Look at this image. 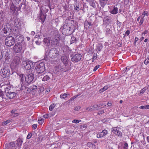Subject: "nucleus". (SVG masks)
Here are the masks:
<instances>
[{
    "mask_svg": "<svg viewBox=\"0 0 149 149\" xmlns=\"http://www.w3.org/2000/svg\"><path fill=\"white\" fill-rule=\"evenodd\" d=\"M5 42L6 45L10 47L13 45L15 42L14 37L10 36L7 37L5 39Z\"/></svg>",
    "mask_w": 149,
    "mask_h": 149,
    "instance_id": "obj_7",
    "label": "nucleus"
},
{
    "mask_svg": "<svg viewBox=\"0 0 149 149\" xmlns=\"http://www.w3.org/2000/svg\"><path fill=\"white\" fill-rule=\"evenodd\" d=\"M11 121L9 120H8L5 121H4L2 123V124L3 125H6L8 123H9L10 122H11Z\"/></svg>",
    "mask_w": 149,
    "mask_h": 149,
    "instance_id": "obj_35",
    "label": "nucleus"
},
{
    "mask_svg": "<svg viewBox=\"0 0 149 149\" xmlns=\"http://www.w3.org/2000/svg\"><path fill=\"white\" fill-rule=\"evenodd\" d=\"M102 46L101 44H100L97 47V49L99 51H100L102 48Z\"/></svg>",
    "mask_w": 149,
    "mask_h": 149,
    "instance_id": "obj_32",
    "label": "nucleus"
},
{
    "mask_svg": "<svg viewBox=\"0 0 149 149\" xmlns=\"http://www.w3.org/2000/svg\"><path fill=\"white\" fill-rule=\"evenodd\" d=\"M146 90V89L145 88H143L141 89L140 91V93H143Z\"/></svg>",
    "mask_w": 149,
    "mask_h": 149,
    "instance_id": "obj_48",
    "label": "nucleus"
},
{
    "mask_svg": "<svg viewBox=\"0 0 149 149\" xmlns=\"http://www.w3.org/2000/svg\"><path fill=\"white\" fill-rule=\"evenodd\" d=\"M87 25H88L89 26H91V22L88 21H86L85 23V26H87Z\"/></svg>",
    "mask_w": 149,
    "mask_h": 149,
    "instance_id": "obj_40",
    "label": "nucleus"
},
{
    "mask_svg": "<svg viewBox=\"0 0 149 149\" xmlns=\"http://www.w3.org/2000/svg\"><path fill=\"white\" fill-rule=\"evenodd\" d=\"M19 78L20 79V81L21 82H23L24 81L23 74H20L19 75Z\"/></svg>",
    "mask_w": 149,
    "mask_h": 149,
    "instance_id": "obj_33",
    "label": "nucleus"
},
{
    "mask_svg": "<svg viewBox=\"0 0 149 149\" xmlns=\"http://www.w3.org/2000/svg\"><path fill=\"white\" fill-rule=\"evenodd\" d=\"M50 42L52 45H56L58 43V38H55L50 41Z\"/></svg>",
    "mask_w": 149,
    "mask_h": 149,
    "instance_id": "obj_19",
    "label": "nucleus"
},
{
    "mask_svg": "<svg viewBox=\"0 0 149 149\" xmlns=\"http://www.w3.org/2000/svg\"><path fill=\"white\" fill-rule=\"evenodd\" d=\"M106 1H102H102L101 0H100V5L103 8L105 5V4H106Z\"/></svg>",
    "mask_w": 149,
    "mask_h": 149,
    "instance_id": "obj_28",
    "label": "nucleus"
},
{
    "mask_svg": "<svg viewBox=\"0 0 149 149\" xmlns=\"http://www.w3.org/2000/svg\"><path fill=\"white\" fill-rule=\"evenodd\" d=\"M77 97V96H74L71 98L69 100V102H70V101H72L74 100L76 97Z\"/></svg>",
    "mask_w": 149,
    "mask_h": 149,
    "instance_id": "obj_56",
    "label": "nucleus"
},
{
    "mask_svg": "<svg viewBox=\"0 0 149 149\" xmlns=\"http://www.w3.org/2000/svg\"><path fill=\"white\" fill-rule=\"evenodd\" d=\"M149 63V57L147 58L144 61V63L146 65L148 64Z\"/></svg>",
    "mask_w": 149,
    "mask_h": 149,
    "instance_id": "obj_41",
    "label": "nucleus"
},
{
    "mask_svg": "<svg viewBox=\"0 0 149 149\" xmlns=\"http://www.w3.org/2000/svg\"><path fill=\"white\" fill-rule=\"evenodd\" d=\"M60 97L61 99H64L66 98V97H65V95H64V94H62L60 95Z\"/></svg>",
    "mask_w": 149,
    "mask_h": 149,
    "instance_id": "obj_44",
    "label": "nucleus"
},
{
    "mask_svg": "<svg viewBox=\"0 0 149 149\" xmlns=\"http://www.w3.org/2000/svg\"><path fill=\"white\" fill-rule=\"evenodd\" d=\"M61 59L63 64L65 66H67L68 63V57L65 55H63L61 57Z\"/></svg>",
    "mask_w": 149,
    "mask_h": 149,
    "instance_id": "obj_17",
    "label": "nucleus"
},
{
    "mask_svg": "<svg viewBox=\"0 0 149 149\" xmlns=\"http://www.w3.org/2000/svg\"><path fill=\"white\" fill-rule=\"evenodd\" d=\"M8 0H4V3H5V6L8 5Z\"/></svg>",
    "mask_w": 149,
    "mask_h": 149,
    "instance_id": "obj_61",
    "label": "nucleus"
},
{
    "mask_svg": "<svg viewBox=\"0 0 149 149\" xmlns=\"http://www.w3.org/2000/svg\"><path fill=\"white\" fill-rule=\"evenodd\" d=\"M100 107H101V108H103L105 107L106 106V104L104 103H101L100 104Z\"/></svg>",
    "mask_w": 149,
    "mask_h": 149,
    "instance_id": "obj_49",
    "label": "nucleus"
},
{
    "mask_svg": "<svg viewBox=\"0 0 149 149\" xmlns=\"http://www.w3.org/2000/svg\"><path fill=\"white\" fill-rule=\"evenodd\" d=\"M3 95V92L0 89V96L2 97Z\"/></svg>",
    "mask_w": 149,
    "mask_h": 149,
    "instance_id": "obj_60",
    "label": "nucleus"
},
{
    "mask_svg": "<svg viewBox=\"0 0 149 149\" xmlns=\"http://www.w3.org/2000/svg\"><path fill=\"white\" fill-rule=\"evenodd\" d=\"M11 29H10V26L9 25L8 26L6 25L4 28L3 29L2 31L5 34H10V33L11 32Z\"/></svg>",
    "mask_w": 149,
    "mask_h": 149,
    "instance_id": "obj_14",
    "label": "nucleus"
},
{
    "mask_svg": "<svg viewBox=\"0 0 149 149\" xmlns=\"http://www.w3.org/2000/svg\"><path fill=\"white\" fill-rule=\"evenodd\" d=\"M3 57L1 49H0V60H1Z\"/></svg>",
    "mask_w": 149,
    "mask_h": 149,
    "instance_id": "obj_62",
    "label": "nucleus"
},
{
    "mask_svg": "<svg viewBox=\"0 0 149 149\" xmlns=\"http://www.w3.org/2000/svg\"><path fill=\"white\" fill-rule=\"evenodd\" d=\"M128 147V144L127 143H125L124 144V148L125 149H127V148Z\"/></svg>",
    "mask_w": 149,
    "mask_h": 149,
    "instance_id": "obj_50",
    "label": "nucleus"
},
{
    "mask_svg": "<svg viewBox=\"0 0 149 149\" xmlns=\"http://www.w3.org/2000/svg\"><path fill=\"white\" fill-rule=\"evenodd\" d=\"M74 10L77 12H78L79 10V8L77 6H75L74 5Z\"/></svg>",
    "mask_w": 149,
    "mask_h": 149,
    "instance_id": "obj_36",
    "label": "nucleus"
},
{
    "mask_svg": "<svg viewBox=\"0 0 149 149\" xmlns=\"http://www.w3.org/2000/svg\"><path fill=\"white\" fill-rule=\"evenodd\" d=\"M17 8V7L15 6L13 3H12L10 8V12L13 14H14L16 11Z\"/></svg>",
    "mask_w": 149,
    "mask_h": 149,
    "instance_id": "obj_18",
    "label": "nucleus"
},
{
    "mask_svg": "<svg viewBox=\"0 0 149 149\" xmlns=\"http://www.w3.org/2000/svg\"><path fill=\"white\" fill-rule=\"evenodd\" d=\"M100 65H97L94 68L93 70L94 71H96L97 69H98L100 67Z\"/></svg>",
    "mask_w": 149,
    "mask_h": 149,
    "instance_id": "obj_46",
    "label": "nucleus"
},
{
    "mask_svg": "<svg viewBox=\"0 0 149 149\" xmlns=\"http://www.w3.org/2000/svg\"><path fill=\"white\" fill-rule=\"evenodd\" d=\"M2 76L3 78L8 77L10 74L9 69L6 67H3L1 71Z\"/></svg>",
    "mask_w": 149,
    "mask_h": 149,
    "instance_id": "obj_9",
    "label": "nucleus"
},
{
    "mask_svg": "<svg viewBox=\"0 0 149 149\" xmlns=\"http://www.w3.org/2000/svg\"><path fill=\"white\" fill-rule=\"evenodd\" d=\"M70 56L71 57H72L71 61L72 62H75L79 61L81 57V55L79 54H76L74 56L71 54Z\"/></svg>",
    "mask_w": 149,
    "mask_h": 149,
    "instance_id": "obj_11",
    "label": "nucleus"
},
{
    "mask_svg": "<svg viewBox=\"0 0 149 149\" xmlns=\"http://www.w3.org/2000/svg\"><path fill=\"white\" fill-rule=\"evenodd\" d=\"M119 128L117 127H114L113 128L111 129V131L115 134H116V133L119 130Z\"/></svg>",
    "mask_w": 149,
    "mask_h": 149,
    "instance_id": "obj_25",
    "label": "nucleus"
},
{
    "mask_svg": "<svg viewBox=\"0 0 149 149\" xmlns=\"http://www.w3.org/2000/svg\"><path fill=\"white\" fill-rule=\"evenodd\" d=\"M118 136H121L122 135V132L119 131V130L118 131V132L116 133V134Z\"/></svg>",
    "mask_w": 149,
    "mask_h": 149,
    "instance_id": "obj_38",
    "label": "nucleus"
},
{
    "mask_svg": "<svg viewBox=\"0 0 149 149\" xmlns=\"http://www.w3.org/2000/svg\"><path fill=\"white\" fill-rule=\"evenodd\" d=\"M37 126V124H33L32 125V128H33L34 129H35L36 128Z\"/></svg>",
    "mask_w": 149,
    "mask_h": 149,
    "instance_id": "obj_57",
    "label": "nucleus"
},
{
    "mask_svg": "<svg viewBox=\"0 0 149 149\" xmlns=\"http://www.w3.org/2000/svg\"><path fill=\"white\" fill-rule=\"evenodd\" d=\"M43 75H42V80L43 81H46L48 80L49 79V77L48 75H46L44 77H43ZM40 79H41L40 78Z\"/></svg>",
    "mask_w": 149,
    "mask_h": 149,
    "instance_id": "obj_23",
    "label": "nucleus"
},
{
    "mask_svg": "<svg viewBox=\"0 0 149 149\" xmlns=\"http://www.w3.org/2000/svg\"><path fill=\"white\" fill-rule=\"evenodd\" d=\"M35 69L36 72V77L39 79L42 78V73L45 70L44 63L41 62L37 64L35 67Z\"/></svg>",
    "mask_w": 149,
    "mask_h": 149,
    "instance_id": "obj_1",
    "label": "nucleus"
},
{
    "mask_svg": "<svg viewBox=\"0 0 149 149\" xmlns=\"http://www.w3.org/2000/svg\"><path fill=\"white\" fill-rule=\"evenodd\" d=\"M81 121V120H74L72 121V123H78L79 122Z\"/></svg>",
    "mask_w": 149,
    "mask_h": 149,
    "instance_id": "obj_39",
    "label": "nucleus"
},
{
    "mask_svg": "<svg viewBox=\"0 0 149 149\" xmlns=\"http://www.w3.org/2000/svg\"><path fill=\"white\" fill-rule=\"evenodd\" d=\"M31 65L32 63L31 62L29 61L28 60H25L23 61L22 62V65L24 69L29 70H30L31 68Z\"/></svg>",
    "mask_w": 149,
    "mask_h": 149,
    "instance_id": "obj_8",
    "label": "nucleus"
},
{
    "mask_svg": "<svg viewBox=\"0 0 149 149\" xmlns=\"http://www.w3.org/2000/svg\"><path fill=\"white\" fill-rule=\"evenodd\" d=\"M14 1L16 2V3L17 4H19L21 2V0H13Z\"/></svg>",
    "mask_w": 149,
    "mask_h": 149,
    "instance_id": "obj_59",
    "label": "nucleus"
},
{
    "mask_svg": "<svg viewBox=\"0 0 149 149\" xmlns=\"http://www.w3.org/2000/svg\"><path fill=\"white\" fill-rule=\"evenodd\" d=\"M37 86H33L31 87L30 88H29L28 90H29V91H34V90L37 89Z\"/></svg>",
    "mask_w": 149,
    "mask_h": 149,
    "instance_id": "obj_27",
    "label": "nucleus"
},
{
    "mask_svg": "<svg viewBox=\"0 0 149 149\" xmlns=\"http://www.w3.org/2000/svg\"><path fill=\"white\" fill-rule=\"evenodd\" d=\"M93 108H94L95 109H100V108H97V104H94L92 106Z\"/></svg>",
    "mask_w": 149,
    "mask_h": 149,
    "instance_id": "obj_55",
    "label": "nucleus"
},
{
    "mask_svg": "<svg viewBox=\"0 0 149 149\" xmlns=\"http://www.w3.org/2000/svg\"><path fill=\"white\" fill-rule=\"evenodd\" d=\"M140 109H149V105H145V106H142L139 107Z\"/></svg>",
    "mask_w": 149,
    "mask_h": 149,
    "instance_id": "obj_29",
    "label": "nucleus"
},
{
    "mask_svg": "<svg viewBox=\"0 0 149 149\" xmlns=\"http://www.w3.org/2000/svg\"><path fill=\"white\" fill-rule=\"evenodd\" d=\"M22 23L20 21H16L15 22V25L17 27H19L22 25Z\"/></svg>",
    "mask_w": 149,
    "mask_h": 149,
    "instance_id": "obj_21",
    "label": "nucleus"
},
{
    "mask_svg": "<svg viewBox=\"0 0 149 149\" xmlns=\"http://www.w3.org/2000/svg\"><path fill=\"white\" fill-rule=\"evenodd\" d=\"M144 17V16H143L142 17L141 19H140V22H139V24L140 25H141L143 23L144 19L143 18Z\"/></svg>",
    "mask_w": 149,
    "mask_h": 149,
    "instance_id": "obj_43",
    "label": "nucleus"
},
{
    "mask_svg": "<svg viewBox=\"0 0 149 149\" xmlns=\"http://www.w3.org/2000/svg\"><path fill=\"white\" fill-rule=\"evenodd\" d=\"M106 33L107 34H109L110 32V30L109 29L107 28L106 29Z\"/></svg>",
    "mask_w": 149,
    "mask_h": 149,
    "instance_id": "obj_53",
    "label": "nucleus"
},
{
    "mask_svg": "<svg viewBox=\"0 0 149 149\" xmlns=\"http://www.w3.org/2000/svg\"><path fill=\"white\" fill-rule=\"evenodd\" d=\"M56 106L54 104H51L49 107V110L50 111H52Z\"/></svg>",
    "mask_w": 149,
    "mask_h": 149,
    "instance_id": "obj_30",
    "label": "nucleus"
},
{
    "mask_svg": "<svg viewBox=\"0 0 149 149\" xmlns=\"http://www.w3.org/2000/svg\"><path fill=\"white\" fill-rule=\"evenodd\" d=\"M59 52L57 49L52 48L51 49L48 54L49 56L51 58H55L58 56Z\"/></svg>",
    "mask_w": 149,
    "mask_h": 149,
    "instance_id": "obj_5",
    "label": "nucleus"
},
{
    "mask_svg": "<svg viewBox=\"0 0 149 149\" xmlns=\"http://www.w3.org/2000/svg\"><path fill=\"white\" fill-rule=\"evenodd\" d=\"M118 13V8L114 7L113 10L111 12V13L113 14H116Z\"/></svg>",
    "mask_w": 149,
    "mask_h": 149,
    "instance_id": "obj_26",
    "label": "nucleus"
},
{
    "mask_svg": "<svg viewBox=\"0 0 149 149\" xmlns=\"http://www.w3.org/2000/svg\"><path fill=\"white\" fill-rule=\"evenodd\" d=\"M62 33L66 36L70 35L73 32V29L67 23L65 24L61 28Z\"/></svg>",
    "mask_w": 149,
    "mask_h": 149,
    "instance_id": "obj_2",
    "label": "nucleus"
},
{
    "mask_svg": "<svg viewBox=\"0 0 149 149\" xmlns=\"http://www.w3.org/2000/svg\"><path fill=\"white\" fill-rule=\"evenodd\" d=\"M148 33L147 31L146 30L142 33V35L144 36L146 34Z\"/></svg>",
    "mask_w": 149,
    "mask_h": 149,
    "instance_id": "obj_63",
    "label": "nucleus"
},
{
    "mask_svg": "<svg viewBox=\"0 0 149 149\" xmlns=\"http://www.w3.org/2000/svg\"><path fill=\"white\" fill-rule=\"evenodd\" d=\"M87 127L86 125V124L81 125L80 126V128L81 129L83 130L85 129Z\"/></svg>",
    "mask_w": 149,
    "mask_h": 149,
    "instance_id": "obj_42",
    "label": "nucleus"
},
{
    "mask_svg": "<svg viewBox=\"0 0 149 149\" xmlns=\"http://www.w3.org/2000/svg\"><path fill=\"white\" fill-rule=\"evenodd\" d=\"M20 62V58L18 56H15L11 63V68L15 71H17Z\"/></svg>",
    "mask_w": 149,
    "mask_h": 149,
    "instance_id": "obj_3",
    "label": "nucleus"
},
{
    "mask_svg": "<svg viewBox=\"0 0 149 149\" xmlns=\"http://www.w3.org/2000/svg\"><path fill=\"white\" fill-rule=\"evenodd\" d=\"M108 88V86L106 85L104 87L100 89L99 91L100 93H102L106 91Z\"/></svg>",
    "mask_w": 149,
    "mask_h": 149,
    "instance_id": "obj_24",
    "label": "nucleus"
},
{
    "mask_svg": "<svg viewBox=\"0 0 149 149\" xmlns=\"http://www.w3.org/2000/svg\"><path fill=\"white\" fill-rule=\"evenodd\" d=\"M130 33V31L129 30H127L125 32V34H127V36L129 35Z\"/></svg>",
    "mask_w": 149,
    "mask_h": 149,
    "instance_id": "obj_64",
    "label": "nucleus"
},
{
    "mask_svg": "<svg viewBox=\"0 0 149 149\" xmlns=\"http://www.w3.org/2000/svg\"><path fill=\"white\" fill-rule=\"evenodd\" d=\"M143 16H144L145 15L148 16V14L147 12H143V14L141 16V17H143Z\"/></svg>",
    "mask_w": 149,
    "mask_h": 149,
    "instance_id": "obj_54",
    "label": "nucleus"
},
{
    "mask_svg": "<svg viewBox=\"0 0 149 149\" xmlns=\"http://www.w3.org/2000/svg\"><path fill=\"white\" fill-rule=\"evenodd\" d=\"M34 78V74L33 73H31L27 74L25 77V81L28 84L32 82Z\"/></svg>",
    "mask_w": 149,
    "mask_h": 149,
    "instance_id": "obj_10",
    "label": "nucleus"
},
{
    "mask_svg": "<svg viewBox=\"0 0 149 149\" xmlns=\"http://www.w3.org/2000/svg\"><path fill=\"white\" fill-rule=\"evenodd\" d=\"M15 144L14 142H11L9 143H6L5 146L7 149H15Z\"/></svg>",
    "mask_w": 149,
    "mask_h": 149,
    "instance_id": "obj_15",
    "label": "nucleus"
},
{
    "mask_svg": "<svg viewBox=\"0 0 149 149\" xmlns=\"http://www.w3.org/2000/svg\"><path fill=\"white\" fill-rule=\"evenodd\" d=\"M96 2L95 1L91 0L90 3L91 6H92L94 8H95L96 7V5L95 4Z\"/></svg>",
    "mask_w": 149,
    "mask_h": 149,
    "instance_id": "obj_22",
    "label": "nucleus"
},
{
    "mask_svg": "<svg viewBox=\"0 0 149 149\" xmlns=\"http://www.w3.org/2000/svg\"><path fill=\"white\" fill-rule=\"evenodd\" d=\"M44 120L42 118L39 119L38 120V123L40 125L42 124Z\"/></svg>",
    "mask_w": 149,
    "mask_h": 149,
    "instance_id": "obj_34",
    "label": "nucleus"
},
{
    "mask_svg": "<svg viewBox=\"0 0 149 149\" xmlns=\"http://www.w3.org/2000/svg\"><path fill=\"white\" fill-rule=\"evenodd\" d=\"M93 145V144L91 142H88L87 144V146L89 147L92 146Z\"/></svg>",
    "mask_w": 149,
    "mask_h": 149,
    "instance_id": "obj_45",
    "label": "nucleus"
},
{
    "mask_svg": "<svg viewBox=\"0 0 149 149\" xmlns=\"http://www.w3.org/2000/svg\"><path fill=\"white\" fill-rule=\"evenodd\" d=\"M11 88L8 86L5 88V93L6 96L9 99H13L15 97L16 95V93L12 92L11 90Z\"/></svg>",
    "mask_w": 149,
    "mask_h": 149,
    "instance_id": "obj_4",
    "label": "nucleus"
},
{
    "mask_svg": "<svg viewBox=\"0 0 149 149\" xmlns=\"http://www.w3.org/2000/svg\"><path fill=\"white\" fill-rule=\"evenodd\" d=\"M94 109L93 108V107H88L86 108V110L87 111H91L93 110Z\"/></svg>",
    "mask_w": 149,
    "mask_h": 149,
    "instance_id": "obj_47",
    "label": "nucleus"
},
{
    "mask_svg": "<svg viewBox=\"0 0 149 149\" xmlns=\"http://www.w3.org/2000/svg\"><path fill=\"white\" fill-rule=\"evenodd\" d=\"M40 8V14L39 18L41 20L42 22H43L46 17V15L45 14L47 13L48 11V9L45 8L43 7L42 6Z\"/></svg>",
    "mask_w": 149,
    "mask_h": 149,
    "instance_id": "obj_6",
    "label": "nucleus"
},
{
    "mask_svg": "<svg viewBox=\"0 0 149 149\" xmlns=\"http://www.w3.org/2000/svg\"><path fill=\"white\" fill-rule=\"evenodd\" d=\"M18 147L20 146L23 143V141L22 139L20 138H18L16 141Z\"/></svg>",
    "mask_w": 149,
    "mask_h": 149,
    "instance_id": "obj_20",
    "label": "nucleus"
},
{
    "mask_svg": "<svg viewBox=\"0 0 149 149\" xmlns=\"http://www.w3.org/2000/svg\"><path fill=\"white\" fill-rule=\"evenodd\" d=\"M35 43L37 45H39L41 43V41H40L36 40V41Z\"/></svg>",
    "mask_w": 149,
    "mask_h": 149,
    "instance_id": "obj_52",
    "label": "nucleus"
},
{
    "mask_svg": "<svg viewBox=\"0 0 149 149\" xmlns=\"http://www.w3.org/2000/svg\"><path fill=\"white\" fill-rule=\"evenodd\" d=\"M13 49L16 53L20 52L22 49V44L17 43L13 47Z\"/></svg>",
    "mask_w": 149,
    "mask_h": 149,
    "instance_id": "obj_12",
    "label": "nucleus"
},
{
    "mask_svg": "<svg viewBox=\"0 0 149 149\" xmlns=\"http://www.w3.org/2000/svg\"><path fill=\"white\" fill-rule=\"evenodd\" d=\"M107 133V131L106 130H104L101 132L97 134V138H101L105 136Z\"/></svg>",
    "mask_w": 149,
    "mask_h": 149,
    "instance_id": "obj_16",
    "label": "nucleus"
},
{
    "mask_svg": "<svg viewBox=\"0 0 149 149\" xmlns=\"http://www.w3.org/2000/svg\"><path fill=\"white\" fill-rule=\"evenodd\" d=\"M15 36L16 40L18 42V43L22 44V42L24 40V37L23 36L20 34L16 35Z\"/></svg>",
    "mask_w": 149,
    "mask_h": 149,
    "instance_id": "obj_13",
    "label": "nucleus"
},
{
    "mask_svg": "<svg viewBox=\"0 0 149 149\" xmlns=\"http://www.w3.org/2000/svg\"><path fill=\"white\" fill-rule=\"evenodd\" d=\"M80 109V107L79 106H77V107H76L74 108V110H76V111H78V110H79V109Z\"/></svg>",
    "mask_w": 149,
    "mask_h": 149,
    "instance_id": "obj_58",
    "label": "nucleus"
},
{
    "mask_svg": "<svg viewBox=\"0 0 149 149\" xmlns=\"http://www.w3.org/2000/svg\"><path fill=\"white\" fill-rule=\"evenodd\" d=\"M118 136H121L122 135V132L119 131V130L118 131V132L116 133V134Z\"/></svg>",
    "mask_w": 149,
    "mask_h": 149,
    "instance_id": "obj_37",
    "label": "nucleus"
},
{
    "mask_svg": "<svg viewBox=\"0 0 149 149\" xmlns=\"http://www.w3.org/2000/svg\"><path fill=\"white\" fill-rule=\"evenodd\" d=\"M44 42L45 43L47 44V45L48 46L49 45L48 44H49L50 41L48 39L45 38L44 39Z\"/></svg>",
    "mask_w": 149,
    "mask_h": 149,
    "instance_id": "obj_31",
    "label": "nucleus"
},
{
    "mask_svg": "<svg viewBox=\"0 0 149 149\" xmlns=\"http://www.w3.org/2000/svg\"><path fill=\"white\" fill-rule=\"evenodd\" d=\"M31 133H29V134H28V135H27V139H29L31 137Z\"/></svg>",
    "mask_w": 149,
    "mask_h": 149,
    "instance_id": "obj_51",
    "label": "nucleus"
}]
</instances>
